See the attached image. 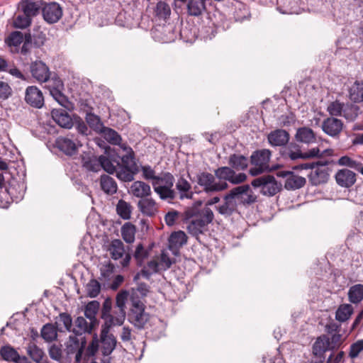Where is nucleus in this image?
<instances>
[{
  "label": "nucleus",
  "instance_id": "1a4fd4ad",
  "mask_svg": "<svg viewBox=\"0 0 363 363\" xmlns=\"http://www.w3.org/2000/svg\"><path fill=\"white\" fill-rule=\"evenodd\" d=\"M240 191L232 189L223 196V202L216 206V209L219 214L227 218L231 216L238 209L236 196L240 194Z\"/></svg>",
  "mask_w": 363,
  "mask_h": 363
},
{
  "label": "nucleus",
  "instance_id": "473e14b6",
  "mask_svg": "<svg viewBox=\"0 0 363 363\" xmlns=\"http://www.w3.org/2000/svg\"><path fill=\"white\" fill-rule=\"evenodd\" d=\"M23 13L31 19L38 16L40 11V5L32 0H21L18 4Z\"/></svg>",
  "mask_w": 363,
  "mask_h": 363
},
{
  "label": "nucleus",
  "instance_id": "c03bdc74",
  "mask_svg": "<svg viewBox=\"0 0 363 363\" xmlns=\"http://www.w3.org/2000/svg\"><path fill=\"white\" fill-rule=\"evenodd\" d=\"M283 155L291 160L303 159V152H302L300 145L296 143H290L285 148Z\"/></svg>",
  "mask_w": 363,
  "mask_h": 363
},
{
  "label": "nucleus",
  "instance_id": "8fccbe9b",
  "mask_svg": "<svg viewBox=\"0 0 363 363\" xmlns=\"http://www.w3.org/2000/svg\"><path fill=\"white\" fill-rule=\"evenodd\" d=\"M116 211L121 218L128 220L130 218L132 206L129 203L121 199L116 205Z\"/></svg>",
  "mask_w": 363,
  "mask_h": 363
},
{
  "label": "nucleus",
  "instance_id": "09e8293b",
  "mask_svg": "<svg viewBox=\"0 0 363 363\" xmlns=\"http://www.w3.org/2000/svg\"><path fill=\"white\" fill-rule=\"evenodd\" d=\"M135 226L131 223H125L121 227L122 238L123 240L127 243H133L135 241Z\"/></svg>",
  "mask_w": 363,
  "mask_h": 363
},
{
  "label": "nucleus",
  "instance_id": "3c124183",
  "mask_svg": "<svg viewBox=\"0 0 363 363\" xmlns=\"http://www.w3.org/2000/svg\"><path fill=\"white\" fill-rule=\"evenodd\" d=\"M125 150H127L125 155L120 157V160H121L122 164L121 166L128 167L133 169H138L136 163L134 159V152L130 147L126 148Z\"/></svg>",
  "mask_w": 363,
  "mask_h": 363
},
{
  "label": "nucleus",
  "instance_id": "f03ea898",
  "mask_svg": "<svg viewBox=\"0 0 363 363\" xmlns=\"http://www.w3.org/2000/svg\"><path fill=\"white\" fill-rule=\"evenodd\" d=\"M174 183V177L172 174L162 172L154 182H152V186L161 200L171 203L177 196V193L173 189Z\"/></svg>",
  "mask_w": 363,
  "mask_h": 363
},
{
  "label": "nucleus",
  "instance_id": "a18cd8bd",
  "mask_svg": "<svg viewBox=\"0 0 363 363\" xmlns=\"http://www.w3.org/2000/svg\"><path fill=\"white\" fill-rule=\"evenodd\" d=\"M99 308V303L97 301H92L89 302L85 306L84 315L88 320L96 325L97 319L96 314Z\"/></svg>",
  "mask_w": 363,
  "mask_h": 363
},
{
  "label": "nucleus",
  "instance_id": "a19ab883",
  "mask_svg": "<svg viewBox=\"0 0 363 363\" xmlns=\"http://www.w3.org/2000/svg\"><path fill=\"white\" fill-rule=\"evenodd\" d=\"M137 171L138 169L121 166L119 163L115 172L118 179L123 182H131L134 179V175Z\"/></svg>",
  "mask_w": 363,
  "mask_h": 363
},
{
  "label": "nucleus",
  "instance_id": "5fc2aeb1",
  "mask_svg": "<svg viewBox=\"0 0 363 363\" xmlns=\"http://www.w3.org/2000/svg\"><path fill=\"white\" fill-rule=\"evenodd\" d=\"M86 290L89 297L95 298L101 291V284L96 279H92L86 284Z\"/></svg>",
  "mask_w": 363,
  "mask_h": 363
},
{
  "label": "nucleus",
  "instance_id": "ddd939ff",
  "mask_svg": "<svg viewBox=\"0 0 363 363\" xmlns=\"http://www.w3.org/2000/svg\"><path fill=\"white\" fill-rule=\"evenodd\" d=\"M105 155L100 156L101 168L108 174H113L120 163V156L113 150H106Z\"/></svg>",
  "mask_w": 363,
  "mask_h": 363
},
{
  "label": "nucleus",
  "instance_id": "c756f323",
  "mask_svg": "<svg viewBox=\"0 0 363 363\" xmlns=\"http://www.w3.org/2000/svg\"><path fill=\"white\" fill-rule=\"evenodd\" d=\"M51 115L53 120L60 126L65 128H71L72 127V119L65 110L53 109L51 111Z\"/></svg>",
  "mask_w": 363,
  "mask_h": 363
},
{
  "label": "nucleus",
  "instance_id": "680f3d73",
  "mask_svg": "<svg viewBox=\"0 0 363 363\" xmlns=\"http://www.w3.org/2000/svg\"><path fill=\"white\" fill-rule=\"evenodd\" d=\"M148 256V252L145 250L143 245V244L140 243L137 245L134 257L137 260L138 264L141 265L145 259H146Z\"/></svg>",
  "mask_w": 363,
  "mask_h": 363
},
{
  "label": "nucleus",
  "instance_id": "dca6fc26",
  "mask_svg": "<svg viewBox=\"0 0 363 363\" xmlns=\"http://www.w3.org/2000/svg\"><path fill=\"white\" fill-rule=\"evenodd\" d=\"M334 177L337 184L345 189L352 187L357 182V174L346 168L337 170Z\"/></svg>",
  "mask_w": 363,
  "mask_h": 363
},
{
  "label": "nucleus",
  "instance_id": "c9c22d12",
  "mask_svg": "<svg viewBox=\"0 0 363 363\" xmlns=\"http://www.w3.org/2000/svg\"><path fill=\"white\" fill-rule=\"evenodd\" d=\"M82 167L87 171L97 172L101 169L100 156L86 155L82 157Z\"/></svg>",
  "mask_w": 363,
  "mask_h": 363
},
{
  "label": "nucleus",
  "instance_id": "79ce46f5",
  "mask_svg": "<svg viewBox=\"0 0 363 363\" xmlns=\"http://www.w3.org/2000/svg\"><path fill=\"white\" fill-rule=\"evenodd\" d=\"M349 96L354 103L363 101V81H356L349 90Z\"/></svg>",
  "mask_w": 363,
  "mask_h": 363
},
{
  "label": "nucleus",
  "instance_id": "f704fd0d",
  "mask_svg": "<svg viewBox=\"0 0 363 363\" xmlns=\"http://www.w3.org/2000/svg\"><path fill=\"white\" fill-rule=\"evenodd\" d=\"M176 188L179 194V199H191L194 196L191 184L183 177H179L176 183Z\"/></svg>",
  "mask_w": 363,
  "mask_h": 363
},
{
  "label": "nucleus",
  "instance_id": "6e6552de",
  "mask_svg": "<svg viewBox=\"0 0 363 363\" xmlns=\"http://www.w3.org/2000/svg\"><path fill=\"white\" fill-rule=\"evenodd\" d=\"M331 160L317 162L315 169H313L309 176V180L313 185L326 183L329 179V168L328 165L333 163Z\"/></svg>",
  "mask_w": 363,
  "mask_h": 363
},
{
  "label": "nucleus",
  "instance_id": "58836bf2",
  "mask_svg": "<svg viewBox=\"0 0 363 363\" xmlns=\"http://www.w3.org/2000/svg\"><path fill=\"white\" fill-rule=\"evenodd\" d=\"M354 312L352 306L350 303L340 304L335 312V319L339 322L349 320Z\"/></svg>",
  "mask_w": 363,
  "mask_h": 363
},
{
  "label": "nucleus",
  "instance_id": "b1692460",
  "mask_svg": "<svg viewBox=\"0 0 363 363\" xmlns=\"http://www.w3.org/2000/svg\"><path fill=\"white\" fill-rule=\"evenodd\" d=\"M96 325L90 322L87 321L86 318L82 316L77 317L74 323L72 333L74 335L84 337L85 333H91L94 327Z\"/></svg>",
  "mask_w": 363,
  "mask_h": 363
},
{
  "label": "nucleus",
  "instance_id": "423d86ee",
  "mask_svg": "<svg viewBox=\"0 0 363 363\" xmlns=\"http://www.w3.org/2000/svg\"><path fill=\"white\" fill-rule=\"evenodd\" d=\"M271 156L272 152L268 149L254 151L250 156V162L254 167L250 169V174L255 177L269 170Z\"/></svg>",
  "mask_w": 363,
  "mask_h": 363
},
{
  "label": "nucleus",
  "instance_id": "a211bd4d",
  "mask_svg": "<svg viewBox=\"0 0 363 363\" xmlns=\"http://www.w3.org/2000/svg\"><path fill=\"white\" fill-rule=\"evenodd\" d=\"M30 70L33 78L38 82H46L50 77L48 67L42 61L33 62L30 65Z\"/></svg>",
  "mask_w": 363,
  "mask_h": 363
},
{
  "label": "nucleus",
  "instance_id": "2eb2a0df",
  "mask_svg": "<svg viewBox=\"0 0 363 363\" xmlns=\"http://www.w3.org/2000/svg\"><path fill=\"white\" fill-rule=\"evenodd\" d=\"M116 338L110 331L101 328L100 334V349L104 356H109L116 346Z\"/></svg>",
  "mask_w": 363,
  "mask_h": 363
},
{
  "label": "nucleus",
  "instance_id": "ea45409f",
  "mask_svg": "<svg viewBox=\"0 0 363 363\" xmlns=\"http://www.w3.org/2000/svg\"><path fill=\"white\" fill-rule=\"evenodd\" d=\"M100 185L101 189L108 194H113L118 189L117 184L114 179L106 174L101 176Z\"/></svg>",
  "mask_w": 363,
  "mask_h": 363
},
{
  "label": "nucleus",
  "instance_id": "e433bc0d",
  "mask_svg": "<svg viewBox=\"0 0 363 363\" xmlns=\"http://www.w3.org/2000/svg\"><path fill=\"white\" fill-rule=\"evenodd\" d=\"M187 13L192 16H199L206 10L205 0H188Z\"/></svg>",
  "mask_w": 363,
  "mask_h": 363
},
{
  "label": "nucleus",
  "instance_id": "bb28decb",
  "mask_svg": "<svg viewBox=\"0 0 363 363\" xmlns=\"http://www.w3.org/2000/svg\"><path fill=\"white\" fill-rule=\"evenodd\" d=\"M0 354L2 359L7 362L19 363L21 360L26 362V357H21L18 352L9 345H4L0 349Z\"/></svg>",
  "mask_w": 363,
  "mask_h": 363
},
{
  "label": "nucleus",
  "instance_id": "cd10ccee",
  "mask_svg": "<svg viewBox=\"0 0 363 363\" xmlns=\"http://www.w3.org/2000/svg\"><path fill=\"white\" fill-rule=\"evenodd\" d=\"M248 158L241 154L233 153L231 154L228 157V164L235 172L244 171L247 169L248 167Z\"/></svg>",
  "mask_w": 363,
  "mask_h": 363
},
{
  "label": "nucleus",
  "instance_id": "49530a36",
  "mask_svg": "<svg viewBox=\"0 0 363 363\" xmlns=\"http://www.w3.org/2000/svg\"><path fill=\"white\" fill-rule=\"evenodd\" d=\"M41 337L48 342L55 340L57 337V328L52 323L44 325L41 329Z\"/></svg>",
  "mask_w": 363,
  "mask_h": 363
},
{
  "label": "nucleus",
  "instance_id": "aec40b11",
  "mask_svg": "<svg viewBox=\"0 0 363 363\" xmlns=\"http://www.w3.org/2000/svg\"><path fill=\"white\" fill-rule=\"evenodd\" d=\"M43 16L48 23H56L62 16V8L55 2L48 4L43 9Z\"/></svg>",
  "mask_w": 363,
  "mask_h": 363
},
{
  "label": "nucleus",
  "instance_id": "72a5a7b5",
  "mask_svg": "<svg viewBox=\"0 0 363 363\" xmlns=\"http://www.w3.org/2000/svg\"><path fill=\"white\" fill-rule=\"evenodd\" d=\"M63 88V84L59 81L57 86L51 87L50 89V95L55 99L57 103L67 109H69L71 103L68 100L67 97L62 92Z\"/></svg>",
  "mask_w": 363,
  "mask_h": 363
},
{
  "label": "nucleus",
  "instance_id": "393cba45",
  "mask_svg": "<svg viewBox=\"0 0 363 363\" xmlns=\"http://www.w3.org/2000/svg\"><path fill=\"white\" fill-rule=\"evenodd\" d=\"M332 350L330 346V337L322 335L317 337L313 345V353L315 356L323 357L325 352Z\"/></svg>",
  "mask_w": 363,
  "mask_h": 363
},
{
  "label": "nucleus",
  "instance_id": "bf43d9fd",
  "mask_svg": "<svg viewBox=\"0 0 363 363\" xmlns=\"http://www.w3.org/2000/svg\"><path fill=\"white\" fill-rule=\"evenodd\" d=\"M128 292L122 291L119 292L116 298V305L118 308V311L125 312V303L128 300Z\"/></svg>",
  "mask_w": 363,
  "mask_h": 363
},
{
  "label": "nucleus",
  "instance_id": "603ef678",
  "mask_svg": "<svg viewBox=\"0 0 363 363\" xmlns=\"http://www.w3.org/2000/svg\"><path fill=\"white\" fill-rule=\"evenodd\" d=\"M26 191V186L23 183L13 182L10 184L8 193L16 199L22 198Z\"/></svg>",
  "mask_w": 363,
  "mask_h": 363
},
{
  "label": "nucleus",
  "instance_id": "37998d69",
  "mask_svg": "<svg viewBox=\"0 0 363 363\" xmlns=\"http://www.w3.org/2000/svg\"><path fill=\"white\" fill-rule=\"evenodd\" d=\"M348 299L354 304H357L363 300V284H357L348 290Z\"/></svg>",
  "mask_w": 363,
  "mask_h": 363
},
{
  "label": "nucleus",
  "instance_id": "864d4df0",
  "mask_svg": "<svg viewBox=\"0 0 363 363\" xmlns=\"http://www.w3.org/2000/svg\"><path fill=\"white\" fill-rule=\"evenodd\" d=\"M46 41V35L40 30L39 27L34 28L33 35H32V43L36 48H40L44 45Z\"/></svg>",
  "mask_w": 363,
  "mask_h": 363
},
{
  "label": "nucleus",
  "instance_id": "69168bd1",
  "mask_svg": "<svg viewBox=\"0 0 363 363\" xmlns=\"http://www.w3.org/2000/svg\"><path fill=\"white\" fill-rule=\"evenodd\" d=\"M85 119L89 125L92 128L98 129L101 125L100 118L94 113H86Z\"/></svg>",
  "mask_w": 363,
  "mask_h": 363
},
{
  "label": "nucleus",
  "instance_id": "f257e3e1",
  "mask_svg": "<svg viewBox=\"0 0 363 363\" xmlns=\"http://www.w3.org/2000/svg\"><path fill=\"white\" fill-rule=\"evenodd\" d=\"M202 201H196L182 215L188 233L196 238L208 230V225L214 220L213 211L209 207H202Z\"/></svg>",
  "mask_w": 363,
  "mask_h": 363
},
{
  "label": "nucleus",
  "instance_id": "4d7b16f0",
  "mask_svg": "<svg viewBox=\"0 0 363 363\" xmlns=\"http://www.w3.org/2000/svg\"><path fill=\"white\" fill-rule=\"evenodd\" d=\"M104 133L105 139L113 145H119L122 140L121 135L111 128H106Z\"/></svg>",
  "mask_w": 363,
  "mask_h": 363
},
{
  "label": "nucleus",
  "instance_id": "2f4dec72",
  "mask_svg": "<svg viewBox=\"0 0 363 363\" xmlns=\"http://www.w3.org/2000/svg\"><path fill=\"white\" fill-rule=\"evenodd\" d=\"M187 242L186 233L182 230L174 232L169 238V248L174 252L177 251Z\"/></svg>",
  "mask_w": 363,
  "mask_h": 363
},
{
  "label": "nucleus",
  "instance_id": "774afa93",
  "mask_svg": "<svg viewBox=\"0 0 363 363\" xmlns=\"http://www.w3.org/2000/svg\"><path fill=\"white\" fill-rule=\"evenodd\" d=\"M12 95V89L5 82L0 81V99L6 100Z\"/></svg>",
  "mask_w": 363,
  "mask_h": 363
},
{
  "label": "nucleus",
  "instance_id": "052dcab7",
  "mask_svg": "<svg viewBox=\"0 0 363 363\" xmlns=\"http://www.w3.org/2000/svg\"><path fill=\"white\" fill-rule=\"evenodd\" d=\"M171 12L169 6L164 2L159 1L156 5L155 13L156 15L160 18H166L169 16Z\"/></svg>",
  "mask_w": 363,
  "mask_h": 363
},
{
  "label": "nucleus",
  "instance_id": "39448f33",
  "mask_svg": "<svg viewBox=\"0 0 363 363\" xmlns=\"http://www.w3.org/2000/svg\"><path fill=\"white\" fill-rule=\"evenodd\" d=\"M197 184L203 189L206 194L221 192L228 188L225 182L216 181L215 174L207 172H203L197 174Z\"/></svg>",
  "mask_w": 363,
  "mask_h": 363
},
{
  "label": "nucleus",
  "instance_id": "6e6d98bb",
  "mask_svg": "<svg viewBox=\"0 0 363 363\" xmlns=\"http://www.w3.org/2000/svg\"><path fill=\"white\" fill-rule=\"evenodd\" d=\"M24 36L20 31H13L10 33L6 40V43L9 46L18 47L23 41Z\"/></svg>",
  "mask_w": 363,
  "mask_h": 363
},
{
  "label": "nucleus",
  "instance_id": "4c0bfd02",
  "mask_svg": "<svg viewBox=\"0 0 363 363\" xmlns=\"http://www.w3.org/2000/svg\"><path fill=\"white\" fill-rule=\"evenodd\" d=\"M306 180L304 177L298 176L292 173L287 178L284 183V187L287 190H295L303 187L306 184Z\"/></svg>",
  "mask_w": 363,
  "mask_h": 363
},
{
  "label": "nucleus",
  "instance_id": "338daca9",
  "mask_svg": "<svg viewBox=\"0 0 363 363\" xmlns=\"http://www.w3.org/2000/svg\"><path fill=\"white\" fill-rule=\"evenodd\" d=\"M363 350V340H358L352 344L350 348L349 357L352 359L356 358Z\"/></svg>",
  "mask_w": 363,
  "mask_h": 363
},
{
  "label": "nucleus",
  "instance_id": "0eeeda50",
  "mask_svg": "<svg viewBox=\"0 0 363 363\" xmlns=\"http://www.w3.org/2000/svg\"><path fill=\"white\" fill-rule=\"evenodd\" d=\"M214 174L218 181L229 182L232 184H239L243 183L247 179L245 173H236L229 165L217 168L214 170Z\"/></svg>",
  "mask_w": 363,
  "mask_h": 363
},
{
  "label": "nucleus",
  "instance_id": "0e129e2a",
  "mask_svg": "<svg viewBox=\"0 0 363 363\" xmlns=\"http://www.w3.org/2000/svg\"><path fill=\"white\" fill-rule=\"evenodd\" d=\"M48 352L51 359L59 362H62V350L61 347L56 345H52L50 347Z\"/></svg>",
  "mask_w": 363,
  "mask_h": 363
},
{
  "label": "nucleus",
  "instance_id": "9b49d317",
  "mask_svg": "<svg viewBox=\"0 0 363 363\" xmlns=\"http://www.w3.org/2000/svg\"><path fill=\"white\" fill-rule=\"evenodd\" d=\"M108 250L110 252L111 257L114 260H118L124 256V258L121 262L122 267H125L129 265L131 257L129 253H125L124 245L121 240H113L109 245Z\"/></svg>",
  "mask_w": 363,
  "mask_h": 363
},
{
  "label": "nucleus",
  "instance_id": "412c9836",
  "mask_svg": "<svg viewBox=\"0 0 363 363\" xmlns=\"http://www.w3.org/2000/svg\"><path fill=\"white\" fill-rule=\"evenodd\" d=\"M343 123L334 117L327 118L322 123L323 131L331 137L337 136L342 131Z\"/></svg>",
  "mask_w": 363,
  "mask_h": 363
},
{
  "label": "nucleus",
  "instance_id": "7ed1b4c3",
  "mask_svg": "<svg viewBox=\"0 0 363 363\" xmlns=\"http://www.w3.org/2000/svg\"><path fill=\"white\" fill-rule=\"evenodd\" d=\"M130 299L131 305L128 314V320L137 329H144L150 320V314L145 312V304L140 298L135 296L134 292L130 295Z\"/></svg>",
  "mask_w": 363,
  "mask_h": 363
},
{
  "label": "nucleus",
  "instance_id": "c85d7f7f",
  "mask_svg": "<svg viewBox=\"0 0 363 363\" xmlns=\"http://www.w3.org/2000/svg\"><path fill=\"white\" fill-rule=\"evenodd\" d=\"M114 314L108 315L104 320V324L101 328L110 331V329L116 325H122L125 321L126 313L115 311Z\"/></svg>",
  "mask_w": 363,
  "mask_h": 363
},
{
  "label": "nucleus",
  "instance_id": "9d476101",
  "mask_svg": "<svg viewBox=\"0 0 363 363\" xmlns=\"http://www.w3.org/2000/svg\"><path fill=\"white\" fill-rule=\"evenodd\" d=\"M85 337H81L77 335H71L66 343L65 351L68 356L75 354V362H81L82 355L86 347Z\"/></svg>",
  "mask_w": 363,
  "mask_h": 363
},
{
  "label": "nucleus",
  "instance_id": "13d9d810",
  "mask_svg": "<svg viewBox=\"0 0 363 363\" xmlns=\"http://www.w3.org/2000/svg\"><path fill=\"white\" fill-rule=\"evenodd\" d=\"M32 19L26 14L18 15L13 21V26L16 28L25 29L30 26Z\"/></svg>",
  "mask_w": 363,
  "mask_h": 363
},
{
  "label": "nucleus",
  "instance_id": "a878e982",
  "mask_svg": "<svg viewBox=\"0 0 363 363\" xmlns=\"http://www.w3.org/2000/svg\"><path fill=\"white\" fill-rule=\"evenodd\" d=\"M130 192L132 195L140 199L152 194L150 186L142 181L134 182L130 186Z\"/></svg>",
  "mask_w": 363,
  "mask_h": 363
},
{
  "label": "nucleus",
  "instance_id": "e2e57ef3",
  "mask_svg": "<svg viewBox=\"0 0 363 363\" xmlns=\"http://www.w3.org/2000/svg\"><path fill=\"white\" fill-rule=\"evenodd\" d=\"M60 322L62 323L65 329L68 332H72V318L67 313H61L59 315Z\"/></svg>",
  "mask_w": 363,
  "mask_h": 363
},
{
  "label": "nucleus",
  "instance_id": "20e7f679",
  "mask_svg": "<svg viewBox=\"0 0 363 363\" xmlns=\"http://www.w3.org/2000/svg\"><path fill=\"white\" fill-rule=\"evenodd\" d=\"M251 185L259 188L260 193L266 196H274L282 189V184L278 182L271 174H265L253 179Z\"/></svg>",
  "mask_w": 363,
  "mask_h": 363
},
{
  "label": "nucleus",
  "instance_id": "f3484780",
  "mask_svg": "<svg viewBox=\"0 0 363 363\" xmlns=\"http://www.w3.org/2000/svg\"><path fill=\"white\" fill-rule=\"evenodd\" d=\"M235 190L240 191V194L236 196V200L239 201L240 204L250 206L257 201V196L251 189L250 185L244 184L232 189V191Z\"/></svg>",
  "mask_w": 363,
  "mask_h": 363
},
{
  "label": "nucleus",
  "instance_id": "7c9ffc66",
  "mask_svg": "<svg viewBox=\"0 0 363 363\" xmlns=\"http://www.w3.org/2000/svg\"><path fill=\"white\" fill-rule=\"evenodd\" d=\"M295 139L297 142L307 145L315 143L316 138L313 130L308 127H301L296 130Z\"/></svg>",
  "mask_w": 363,
  "mask_h": 363
},
{
  "label": "nucleus",
  "instance_id": "de8ad7c7",
  "mask_svg": "<svg viewBox=\"0 0 363 363\" xmlns=\"http://www.w3.org/2000/svg\"><path fill=\"white\" fill-rule=\"evenodd\" d=\"M26 351L28 354L33 362L36 363L42 362L43 357H45V352L35 343H29L26 348Z\"/></svg>",
  "mask_w": 363,
  "mask_h": 363
},
{
  "label": "nucleus",
  "instance_id": "f8f14e48",
  "mask_svg": "<svg viewBox=\"0 0 363 363\" xmlns=\"http://www.w3.org/2000/svg\"><path fill=\"white\" fill-rule=\"evenodd\" d=\"M345 104L340 101L336 100L331 102L328 108L327 111L331 116H340L344 111V116L347 119L352 120L357 116V111L358 108L354 106H350L347 109H344Z\"/></svg>",
  "mask_w": 363,
  "mask_h": 363
},
{
  "label": "nucleus",
  "instance_id": "4be33fe9",
  "mask_svg": "<svg viewBox=\"0 0 363 363\" xmlns=\"http://www.w3.org/2000/svg\"><path fill=\"white\" fill-rule=\"evenodd\" d=\"M289 139V133L284 129H276L267 135V141L273 147L284 146Z\"/></svg>",
  "mask_w": 363,
  "mask_h": 363
},
{
  "label": "nucleus",
  "instance_id": "5701e85b",
  "mask_svg": "<svg viewBox=\"0 0 363 363\" xmlns=\"http://www.w3.org/2000/svg\"><path fill=\"white\" fill-rule=\"evenodd\" d=\"M56 147L65 155L72 156L77 153L78 147L82 146L79 143H76L68 137H59L55 141Z\"/></svg>",
  "mask_w": 363,
  "mask_h": 363
},
{
  "label": "nucleus",
  "instance_id": "4468645a",
  "mask_svg": "<svg viewBox=\"0 0 363 363\" xmlns=\"http://www.w3.org/2000/svg\"><path fill=\"white\" fill-rule=\"evenodd\" d=\"M25 101L35 108H41L44 105V96L36 86H29L25 91Z\"/></svg>",
  "mask_w": 363,
  "mask_h": 363
},
{
  "label": "nucleus",
  "instance_id": "6ab92c4d",
  "mask_svg": "<svg viewBox=\"0 0 363 363\" xmlns=\"http://www.w3.org/2000/svg\"><path fill=\"white\" fill-rule=\"evenodd\" d=\"M138 208L143 215L147 217H153L159 211V205L151 196L140 199Z\"/></svg>",
  "mask_w": 363,
  "mask_h": 363
}]
</instances>
